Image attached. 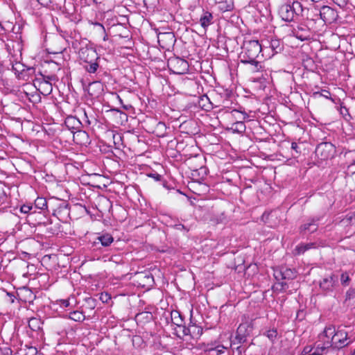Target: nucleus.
<instances>
[{"mask_svg":"<svg viewBox=\"0 0 355 355\" xmlns=\"http://www.w3.org/2000/svg\"><path fill=\"white\" fill-rule=\"evenodd\" d=\"M308 12L309 9L304 8L302 3L297 1H294L292 3H285L279 10L281 18L285 21H293L297 17L308 18Z\"/></svg>","mask_w":355,"mask_h":355,"instance_id":"1","label":"nucleus"},{"mask_svg":"<svg viewBox=\"0 0 355 355\" xmlns=\"http://www.w3.org/2000/svg\"><path fill=\"white\" fill-rule=\"evenodd\" d=\"M263 50L262 45L258 40L244 41L240 55L241 62H254Z\"/></svg>","mask_w":355,"mask_h":355,"instance_id":"2","label":"nucleus"},{"mask_svg":"<svg viewBox=\"0 0 355 355\" xmlns=\"http://www.w3.org/2000/svg\"><path fill=\"white\" fill-rule=\"evenodd\" d=\"M334 329L335 327L333 326L327 327L324 331L319 334L318 343H320L323 349H327L333 347Z\"/></svg>","mask_w":355,"mask_h":355,"instance_id":"3","label":"nucleus"},{"mask_svg":"<svg viewBox=\"0 0 355 355\" xmlns=\"http://www.w3.org/2000/svg\"><path fill=\"white\" fill-rule=\"evenodd\" d=\"M168 65L170 69L176 74H184L189 69L188 62L180 58H171L168 60Z\"/></svg>","mask_w":355,"mask_h":355,"instance_id":"4","label":"nucleus"},{"mask_svg":"<svg viewBox=\"0 0 355 355\" xmlns=\"http://www.w3.org/2000/svg\"><path fill=\"white\" fill-rule=\"evenodd\" d=\"M347 333L345 330L340 329L336 331L334 329V338L333 347L335 348H343L349 344L352 340H349Z\"/></svg>","mask_w":355,"mask_h":355,"instance_id":"5","label":"nucleus"},{"mask_svg":"<svg viewBox=\"0 0 355 355\" xmlns=\"http://www.w3.org/2000/svg\"><path fill=\"white\" fill-rule=\"evenodd\" d=\"M334 151V146L331 143L326 142L317 146L315 153L320 159L325 160L333 156Z\"/></svg>","mask_w":355,"mask_h":355,"instance_id":"6","label":"nucleus"},{"mask_svg":"<svg viewBox=\"0 0 355 355\" xmlns=\"http://www.w3.org/2000/svg\"><path fill=\"white\" fill-rule=\"evenodd\" d=\"M157 41L162 49L169 50L175 44V35L171 32L159 33L157 35Z\"/></svg>","mask_w":355,"mask_h":355,"instance_id":"7","label":"nucleus"},{"mask_svg":"<svg viewBox=\"0 0 355 355\" xmlns=\"http://www.w3.org/2000/svg\"><path fill=\"white\" fill-rule=\"evenodd\" d=\"M79 57L85 63L97 61L98 59L96 51L91 47L81 48L79 51Z\"/></svg>","mask_w":355,"mask_h":355,"instance_id":"8","label":"nucleus"},{"mask_svg":"<svg viewBox=\"0 0 355 355\" xmlns=\"http://www.w3.org/2000/svg\"><path fill=\"white\" fill-rule=\"evenodd\" d=\"M252 330V326L250 322L241 323L237 329L236 338L240 343L245 342V338L250 334Z\"/></svg>","mask_w":355,"mask_h":355,"instance_id":"9","label":"nucleus"},{"mask_svg":"<svg viewBox=\"0 0 355 355\" xmlns=\"http://www.w3.org/2000/svg\"><path fill=\"white\" fill-rule=\"evenodd\" d=\"M320 18L325 22V23H331L334 21L336 17V12L334 9L330 8L329 6H322L320 10Z\"/></svg>","mask_w":355,"mask_h":355,"instance_id":"10","label":"nucleus"},{"mask_svg":"<svg viewBox=\"0 0 355 355\" xmlns=\"http://www.w3.org/2000/svg\"><path fill=\"white\" fill-rule=\"evenodd\" d=\"M138 284L142 286H150L153 283V277L149 272H141L137 274Z\"/></svg>","mask_w":355,"mask_h":355,"instance_id":"11","label":"nucleus"},{"mask_svg":"<svg viewBox=\"0 0 355 355\" xmlns=\"http://www.w3.org/2000/svg\"><path fill=\"white\" fill-rule=\"evenodd\" d=\"M73 141L79 145H87L89 144V137L88 134L81 130H78L73 132Z\"/></svg>","mask_w":355,"mask_h":355,"instance_id":"12","label":"nucleus"},{"mask_svg":"<svg viewBox=\"0 0 355 355\" xmlns=\"http://www.w3.org/2000/svg\"><path fill=\"white\" fill-rule=\"evenodd\" d=\"M280 42L277 40H272L270 42L269 47H264L263 50L262 56H264V53H268L266 57L270 58L275 53H277L281 50Z\"/></svg>","mask_w":355,"mask_h":355,"instance_id":"13","label":"nucleus"},{"mask_svg":"<svg viewBox=\"0 0 355 355\" xmlns=\"http://www.w3.org/2000/svg\"><path fill=\"white\" fill-rule=\"evenodd\" d=\"M103 91V85L99 81H94L89 84L88 92L94 97H98Z\"/></svg>","mask_w":355,"mask_h":355,"instance_id":"14","label":"nucleus"},{"mask_svg":"<svg viewBox=\"0 0 355 355\" xmlns=\"http://www.w3.org/2000/svg\"><path fill=\"white\" fill-rule=\"evenodd\" d=\"M296 275L295 271L287 268H282L275 273V278L281 277L282 279H292Z\"/></svg>","mask_w":355,"mask_h":355,"instance_id":"15","label":"nucleus"},{"mask_svg":"<svg viewBox=\"0 0 355 355\" xmlns=\"http://www.w3.org/2000/svg\"><path fill=\"white\" fill-rule=\"evenodd\" d=\"M336 282L337 278L334 275H331L324 278L320 282V286L324 291H331L334 287Z\"/></svg>","mask_w":355,"mask_h":355,"instance_id":"16","label":"nucleus"},{"mask_svg":"<svg viewBox=\"0 0 355 355\" xmlns=\"http://www.w3.org/2000/svg\"><path fill=\"white\" fill-rule=\"evenodd\" d=\"M66 126L71 130L78 129L80 125V121L76 117L69 116L65 120Z\"/></svg>","mask_w":355,"mask_h":355,"instance_id":"17","label":"nucleus"},{"mask_svg":"<svg viewBox=\"0 0 355 355\" xmlns=\"http://www.w3.org/2000/svg\"><path fill=\"white\" fill-rule=\"evenodd\" d=\"M96 239L104 247L109 246L114 241V238L111 234L108 233L103 234L98 236Z\"/></svg>","mask_w":355,"mask_h":355,"instance_id":"18","label":"nucleus"},{"mask_svg":"<svg viewBox=\"0 0 355 355\" xmlns=\"http://www.w3.org/2000/svg\"><path fill=\"white\" fill-rule=\"evenodd\" d=\"M212 19H213V16H212L211 13H210L209 12H205L201 16V17L200 19V23L204 28H206L212 23Z\"/></svg>","mask_w":355,"mask_h":355,"instance_id":"19","label":"nucleus"},{"mask_svg":"<svg viewBox=\"0 0 355 355\" xmlns=\"http://www.w3.org/2000/svg\"><path fill=\"white\" fill-rule=\"evenodd\" d=\"M230 114L232 119L235 121L234 122H238V121H243L248 117V114L247 113L237 110H233Z\"/></svg>","mask_w":355,"mask_h":355,"instance_id":"20","label":"nucleus"},{"mask_svg":"<svg viewBox=\"0 0 355 355\" xmlns=\"http://www.w3.org/2000/svg\"><path fill=\"white\" fill-rule=\"evenodd\" d=\"M315 248V243H304V244H300L297 246H296L295 251V254H300L306 252V250Z\"/></svg>","mask_w":355,"mask_h":355,"instance_id":"21","label":"nucleus"},{"mask_svg":"<svg viewBox=\"0 0 355 355\" xmlns=\"http://www.w3.org/2000/svg\"><path fill=\"white\" fill-rule=\"evenodd\" d=\"M42 322L40 319L32 318L28 320V327L33 331H37L40 329Z\"/></svg>","mask_w":355,"mask_h":355,"instance_id":"22","label":"nucleus"},{"mask_svg":"<svg viewBox=\"0 0 355 355\" xmlns=\"http://www.w3.org/2000/svg\"><path fill=\"white\" fill-rule=\"evenodd\" d=\"M301 232L306 233V232H313L317 230V225L314 221H311L306 223H304L302 225Z\"/></svg>","mask_w":355,"mask_h":355,"instance_id":"23","label":"nucleus"},{"mask_svg":"<svg viewBox=\"0 0 355 355\" xmlns=\"http://www.w3.org/2000/svg\"><path fill=\"white\" fill-rule=\"evenodd\" d=\"M232 129L234 132L242 133L245 130V125L241 121H238V122H234L232 125Z\"/></svg>","mask_w":355,"mask_h":355,"instance_id":"24","label":"nucleus"},{"mask_svg":"<svg viewBox=\"0 0 355 355\" xmlns=\"http://www.w3.org/2000/svg\"><path fill=\"white\" fill-rule=\"evenodd\" d=\"M234 4L233 2L230 0L229 1H223L220 2L219 4V8L223 12L230 11L233 9Z\"/></svg>","mask_w":355,"mask_h":355,"instance_id":"25","label":"nucleus"},{"mask_svg":"<svg viewBox=\"0 0 355 355\" xmlns=\"http://www.w3.org/2000/svg\"><path fill=\"white\" fill-rule=\"evenodd\" d=\"M35 207L39 209H45L47 208L46 200L44 198H37L35 200Z\"/></svg>","mask_w":355,"mask_h":355,"instance_id":"26","label":"nucleus"},{"mask_svg":"<svg viewBox=\"0 0 355 355\" xmlns=\"http://www.w3.org/2000/svg\"><path fill=\"white\" fill-rule=\"evenodd\" d=\"M87 65L85 66V69L89 73H95L98 68V64L96 61L91 62H87Z\"/></svg>","mask_w":355,"mask_h":355,"instance_id":"27","label":"nucleus"},{"mask_svg":"<svg viewBox=\"0 0 355 355\" xmlns=\"http://www.w3.org/2000/svg\"><path fill=\"white\" fill-rule=\"evenodd\" d=\"M245 63L250 64L252 65L251 71L252 72H258L262 70V66L261 63L255 60L254 62H245Z\"/></svg>","mask_w":355,"mask_h":355,"instance_id":"28","label":"nucleus"},{"mask_svg":"<svg viewBox=\"0 0 355 355\" xmlns=\"http://www.w3.org/2000/svg\"><path fill=\"white\" fill-rule=\"evenodd\" d=\"M70 318L75 321H81L84 319L85 316L79 311H73L70 313Z\"/></svg>","mask_w":355,"mask_h":355,"instance_id":"29","label":"nucleus"},{"mask_svg":"<svg viewBox=\"0 0 355 355\" xmlns=\"http://www.w3.org/2000/svg\"><path fill=\"white\" fill-rule=\"evenodd\" d=\"M265 334L271 341H274L277 336V333L275 329H270L267 331Z\"/></svg>","mask_w":355,"mask_h":355,"instance_id":"30","label":"nucleus"},{"mask_svg":"<svg viewBox=\"0 0 355 355\" xmlns=\"http://www.w3.org/2000/svg\"><path fill=\"white\" fill-rule=\"evenodd\" d=\"M196 328H197V327L195 325H191V326H189L188 327H183V334H184V335H185V336L191 335V336H193L192 335L193 329H196Z\"/></svg>","mask_w":355,"mask_h":355,"instance_id":"31","label":"nucleus"},{"mask_svg":"<svg viewBox=\"0 0 355 355\" xmlns=\"http://www.w3.org/2000/svg\"><path fill=\"white\" fill-rule=\"evenodd\" d=\"M341 284L344 286H347L349 282V277L347 273H343L340 277Z\"/></svg>","mask_w":355,"mask_h":355,"instance_id":"32","label":"nucleus"},{"mask_svg":"<svg viewBox=\"0 0 355 355\" xmlns=\"http://www.w3.org/2000/svg\"><path fill=\"white\" fill-rule=\"evenodd\" d=\"M324 350L325 349L321 347V345L320 343H318L314 352L310 354L309 355H322Z\"/></svg>","mask_w":355,"mask_h":355,"instance_id":"33","label":"nucleus"},{"mask_svg":"<svg viewBox=\"0 0 355 355\" xmlns=\"http://www.w3.org/2000/svg\"><path fill=\"white\" fill-rule=\"evenodd\" d=\"M33 207L31 205H23L20 208V211L24 214H28L32 209Z\"/></svg>","mask_w":355,"mask_h":355,"instance_id":"34","label":"nucleus"},{"mask_svg":"<svg viewBox=\"0 0 355 355\" xmlns=\"http://www.w3.org/2000/svg\"><path fill=\"white\" fill-rule=\"evenodd\" d=\"M225 347L223 346H218L214 349H212L211 350L214 352L217 355L223 354L224 352Z\"/></svg>","mask_w":355,"mask_h":355,"instance_id":"35","label":"nucleus"},{"mask_svg":"<svg viewBox=\"0 0 355 355\" xmlns=\"http://www.w3.org/2000/svg\"><path fill=\"white\" fill-rule=\"evenodd\" d=\"M336 4L340 7H345L348 0H332Z\"/></svg>","mask_w":355,"mask_h":355,"instance_id":"36","label":"nucleus"},{"mask_svg":"<svg viewBox=\"0 0 355 355\" xmlns=\"http://www.w3.org/2000/svg\"><path fill=\"white\" fill-rule=\"evenodd\" d=\"M110 261L116 263H121L122 262V259L119 256L115 255L111 257Z\"/></svg>","mask_w":355,"mask_h":355,"instance_id":"37","label":"nucleus"},{"mask_svg":"<svg viewBox=\"0 0 355 355\" xmlns=\"http://www.w3.org/2000/svg\"><path fill=\"white\" fill-rule=\"evenodd\" d=\"M70 305L69 300H60V306L62 307H68Z\"/></svg>","mask_w":355,"mask_h":355,"instance_id":"38","label":"nucleus"},{"mask_svg":"<svg viewBox=\"0 0 355 355\" xmlns=\"http://www.w3.org/2000/svg\"><path fill=\"white\" fill-rule=\"evenodd\" d=\"M37 2L43 6H47L51 3V0H37Z\"/></svg>","mask_w":355,"mask_h":355,"instance_id":"39","label":"nucleus"},{"mask_svg":"<svg viewBox=\"0 0 355 355\" xmlns=\"http://www.w3.org/2000/svg\"><path fill=\"white\" fill-rule=\"evenodd\" d=\"M347 171L352 174L355 173V166L354 164H351L348 166Z\"/></svg>","mask_w":355,"mask_h":355,"instance_id":"40","label":"nucleus"},{"mask_svg":"<svg viewBox=\"0 0 355 355\" xmlns=\"http://www.w3.org/2000/svg\"><path fill=\"white\" fill-rule=\"evenodd\" d=\"M291 148H292V149H293V150H296V152H298V150H297L298 145H297V143H295V142H293V143L291 144Z\"/></svg>","mask_w":355,"mask_h":355,"instance_id":"41","label":"nucleus"},{"mask_svg":"<svg viewBox=\"0 0 355 355\" xmlns=\"http://www.w3.org/2000/svg\"><path fill=\"white\" fill-rule=\"evenodd\" d=\"M30 354L31 355H35L36 354V349L35 348H33V347H31L30 349Z\"/></svg>","mask_w":355,"mask_h":355,"instance_id":"42","label":"nucleus"},{"mask_svg":"<svg viewBox=\"0 0 355 355\" xmlns=\"http://www.w3.org/2000/svg\"><path fill=\"white\" fill-rule=\"evenodd\" d=\"M347 220H349V221L351 222L352 225H353V224H354L353 220H354V222H355V213H354V216H353V217H352V216H351V217H349Z\"/></svg>","mask_w":355,"mask_h":355,"instance_id":"43","label":"nucleus"},{"mask_svg":"<svg viewBox=\"0 0 355 355\" xmlns=\"http://www.w3.org/2000/svg\"><path fill=\"white\" fill-rule=\"evenodd\" d=\"M311 349L309 347H305L304 348L303 352L308 353V352H309L311 351Z\"/></svg>","mask_w":355,"mask_h":355,"instance_id":"44","label":"nucleus"},{"mask_svg":"<svg viewBox=\"0 0 355 355\" xmlns=\"http://www.w3.org/2000/svg\"><path fill=\"white\" fill-rule=\"evenodd\" d=\"M159 175H156V177L155 175H153V178H156L157 180H159Z\"/></svg>","mask_w":355,"mask_h":355,"instance_id":"45","label":"nucleus"},{"mask_svg":"<svg viewBox=\"0 0 355 355\" xmlns=\"http://www.w3.org/2000/svg\"><path fill=\"white\" fill-rule=\"evenodd\" d=\"M285 285H286V283H283V282L282 283V289H284V286Z\"/></svg>","mask_w":355,"mask_h":355,"instance_id":"46","label":"nucleus"},{"mask_svg":"<svg viewBox=\"0 0 355 355\" xmlns=\"http://www.w3.org/2000/svg\"><path fill=\"white\" fill-rule=\"evenodd\" d=\"M84 115H85V116L86 118H87V116L86 112H85V113H84Z\"/></svg>","mask_w":355,"mask_h":355,"instance_id":"47","label":"nucleus"},{"mask_svg":"<svg viewBox=\"0 0 355 355\" xmlns=\"http://www.w3.org/2000/svg\"><path fill=\"white\" fill-rule=\"evenodd\" d=\"M352 164H354V166H355V160L353 162V163H352Z\"/></svg>","mask_w":355,"mask_h":355,"instance_id":"48","label":"nucleus"}]
</instances>
